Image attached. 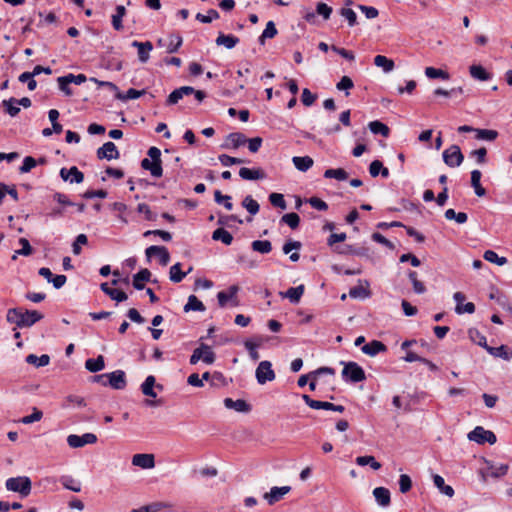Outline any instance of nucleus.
<instances>
[{
  "instance_id": "nucleus-51",
  "label": "nucleus",
  "mask_w": 512,
  "mask_h": 512,
  "mask_svg": "<svg viewBox=\"0 0 512 512\" xmlns=\"http://www.w3.org/2000/svg\"><path fill=\"white\" fill-rule=\"evenodd\" d=\"M281 222L287 224L291 229H297L300 224V217L294 212L287 213L282 216Z\"/></svg>"
},
{
  "instance_id": "nucleus-18",
  "label": "nucleus",
  "mask_w": 512,
  "mask_h": 512,
  "mask_svg": "<svg viewBox=\"0 0 512 512\" xmlns=\"http://www.w3.org/2000/svg\"><path fill=\"white\" fill-rule=\"evenodd\" d=\"M224 405L228 409H234L237 412L248 413L251 411V406L245 400L237 399L233 400L231 398L224 399Z\"/></svg>"
},
{
  "instance_id": "nucleus-13",
  "label": "nucleus",
  "mask_w": 512,
  "mask_h": 512,
  "mask_svg": "<svg viewBox=\"0 0 512 512\" xmlns=\"http://www.w3.org/2000/svg\"><path fill=\"white\" fill-rule=\"evenodd\" d=\"M97 157L98 159H118L120 157L119 151L116 147V145L108 141L104 143L100 148L97 150Z\"/></svg>"
},
{
  "instance_id": "nucleus-64",
  "label": "nucleus",
  "mask_w": 512,
  "mask_h": 512,
  "mask_svg": "<svg viewBox=\"0 0 512 512\" xmlns=\"http://www.w3.org/2000/svg\"><path fill=\"white\" fill-rule=\"evenodd\" d=\"M37 165V160L32 156H26L23 160L22 166L20 167V173H28Z\"/></svg>"
},
{
  "instance_id": "nucleus-24",
  "label": "nucleus",
  "mask_w": 512,
  "mask_h": 512,
  "mask_svg": "<svg viewBox=\"0 0 512 512\" xmlns=\"http://www.w3.org/2000/svg\"><path fill=\"white\" fill-rule=\"evenodd\" d=\"M101 290L108 295L112 300H115L116 302H123L127 300L128 296L125 292L110 288L108 283H102L100 285Z\"/></svg>"
},
{
  "instance_id": "nucleus-46",
  "label": "nucleus",
  "mask_w": 512,
  "mask_h": 512,
  "mask_svg": "<svg viewBox=\"0 0 512 512\" xmlns=\"http://www.w3.org/2000/svg\"><path fill=\"white\" fill-rule=\"evenodd\" d=\"M325 178H334L339 181H344L348 179V173L343 168H337V169H327L324 172Z\"/></svg>"
},
{
  "instance_id": "nucleus-35",
  "label": "nucleus",
  "mask_w": 512,
  "mask_h": 512,
  "mask_svg": "<svg viewBox=\"0 0 512 512\" xmlns=\"http://www.w3.org/2000/svg\"><path fill=\"white\" fill-rule=\"evenodd\" d=\"M105 367L104 357L99 355L97 358H89L85 361V368L90 372L101 371Z\"/></svg>"
},
{
  "instance_id": "nucleus-4",
  "label": "nucleus",
  "mask_w": 512,
  "mask_h": 512,
  "mask_svg": "<svg viewBox=\"0 0 512 512\" xmlns=\"http://www.w3.org/2000/svg\"><path fill=\"white\" fill-rule=\"evenodd\" d=\"M343 364L342 377L345 381L358 383L366 379L365 371L356 362H343Z\"/></svg>"
},
{
  "instance_id": "nucleus-8",
  "label": "nucleus",
  "mask_w": 512,
  "mask_h": 512,
  "mask_svg": "<svg viewBox=\"0 0 512 512\" xmlns=\"http://www.w3.org/2000/svg\"><path fill=\"white\" fill-rule=\"evenodd\" d=\"M239 287L237 285H231L226 291H220L217 294L218 304L220 307H225L228 302H231L232 306H238L237 293Z\"/></svg>"
},
{
  "instance_id": "nucleus-47",
  "label": "nucleus",
  "mask_w": 512,
  "mask_h": 512,
  "mask_svg": "<svg viewBox=\"0 0 512 512\" xmlns=\"http://www.w3.org/2000/svg\"><path fill=\"white\" fill-rule=\"evenodd\" d=\"M355 461L359 466L370 465L373 470H379L381 468V463L376 461L373 456H358Z\"/></svg>"
},
{
  "instance_id": "nucleus-17",
  "label": "nucleus",
  "mask_w": 512,
  "mask_h": 512,
  "mask_svg": "<svg viewBox=\"0 0 512 512\" xmlns=\"http://www.w3.org/2000/svg\"><path fill=\"white\" fill-rule=\"evenodd\" d=\"M132 464L143 469H151L155 466L153 454L139 453L132 457Z\"/></svg>"
},
{
  "instance_id": "nucleus-9",
  "label": "nucleus",
  "mask_w": 512,
  "mask_h": 512,
  "mask_svg": "<svg viewBox=\"0 0 512 512\" xmlns=\"http://www.w3.org/2000/svg\"><path fill=\"white\" fill-rule=\"evenodd\" d=\"M41 73L50 75V74H52V69L50 67H43L41 65H37L34 67L32 72H23L22 74H20L18 80L20 82H24L25 80H30L29 90L33 91L37 87V82L34 80V77Z\"/></svg>"
},
{
  "instance_id": "nucleus-49",
  "label": "nucleus",
  "mask_w": 512,
  "mask_h": 512,
  "mask_svg": "<svg viewBox=\"0 0 512 512\" xmlns=\"http://www.w3.org/2000/svg\"><path fill=\"white\" fill-rule=\"evenodd\" d=\"M425 75L430 79L441 78L443 80H448L450 78L448 72L434 67H426Z\"/></svg>"
},
{
  "instance_id": "nucleus-38",
  "label": "nucleus",
  "mask_w": 512,
  "mask_h": 512,
  "mask_svg": "<svg viewBox=\"0 0 512 512\" xmlns=\"http://www.w3.org/2000/svg\"><path fill=\"white\" fill-rule=\"evenodd\" d=\"M146 91L143 90H136L134 88H130L127 90L126 93H122L121 91H117V94H115V98L122 101H127L131 99H138L142 95H144Z\"/></svg>"
},
{
  "instance_id": "nucleus-16",
  "label": "nucleus",
  "mask_w": 512,
  "mask_h": 512,
  "mask_svg": "<svg viewBox=\"0 0 512 512\" xmlns=\"http://www.w3.org/2000/svg\"><path fill=\"white\" fill-rule=\"evenodd\" d=\"M453 298L456 302L455 312L457 314H464V313L472 314V313H474V311H475L474 303L467 302L466 305H463V301L465 300V295L462 292H456L454 294Z\"/></svg>"
},
{
  "instance_id": "nucleus-12",
  "label": "nucleus",
  "mask_w": 512,
  "mask_h": 512,
  "mask_svg": "<svg viewBox=\"0 0 512 512\" xmlns=\"http://www.w3.org/2000/svg\"><path fill=\"white\" fill-rule=\"evenodd\" d=\"M145 253L148 258H150L154 255L158 256L159 263L162 266H166L170 261V254H169L168 249L165 246H156V245L150 246L146 249Z\"/></svg>"
},
{
  "instance_id": "nucleus-6",
  "label": "nucleus",
  "mask_w": 512,
  "mask_h": 512,
  "mask_svg": "<svg viewBox=\"0 0 512 512\" xmlns=\"http://www.w3.org/2000/svg\"><path fill=\"white\" fill-rule=\"evenodd\" d=\"M443 161L449 167H458L462 164L464 156L458 145H451L443 152Z\"/></svg>"
},
{
  "instance_id": "nucleus-56",
  "label": "nucleus",
  "mask_w": 512,
  "mask_h": 512,
  "mask_svg": "<svg viewBox=\"0 0 512 512\" xmlns=\"http://www.w3.org/2000/svg\"><path fill=\"white\" fill-rule=\"evenodd\" d=\"M214 200L217 204H223L224 207L227 209V210H232L233 209V204L231 202V197L228 196V195H223L221 193V191L219 190H216L214 192Z\"/></svg>"
},
{
  "instance_id": "nucleus-5",
  "label": "nucleus",
  "mask_w": 512,
  "mask_h": 512,
  "mask_svg": "<svg viewBox=\"0 0 512 512\" xmlns=\"http://www.w3.org/2000/svg\"><path fill=\"white\" fill-rule=\"evenodd\" d=\"M468 439L478 444L489 443L491 445L495 444L497 441L496 435L492 431L485 430L481 426H477L469 432Z\"/></svg>"
},
{
  "instance_id": "nucleus-3",
  "label": "nucleus",
  "mask_w": 512,
  "mask_h": 512,
  "mask_svg": "<svg viewBox=\"0 0 512 512\" xmlns=\"http://www.w3.org/2000/svg\"><path fill=\"white\" fill-rule=\"evenodd\" d=\"M6 489L12 492H18L21 497H27L31 493L32 482L27 476L11 477L6 480Z\"/></svg>"
},
{
  "instance_id": "nucleus-54",
  "label": "nucleus",
  "mask_w": 512,
  "mask_h": 512,
  "mask_svg": "<svg viewBox=\"0 0 512 512\" xmlns=\"http://www.w3.org/2000/svg\"><path fill=\"white\" fill-rule=\"evenodd\" d=\"M242 205L251 215H256L260 209L258 202L254 200L250 195L244 198Z\"/></svg>"
},
{
  "instance_id": "nucleus-33",
  "label": "nucleus",
  "mask_w": 512,
  "mask_h": 512,
  "mask_svg": "<svg viewBox=\"0 0 512 512\" xmlns=\"http://www.w3.org/2000/svg\"><path fill=\"white\" fill-rule=\"evenodd\" d=\"M156 384L155 377L153 375H149L145 381L141 384V391L145 396L156 398L157 393L154 391V387Z\"/></svg>"
},
{
  "instance_id": "nucleus-43",
  "label": "nucleus",
  "mask_w": 512,
  "mask_h": 512,
  "mask_svg": "<svg viewBox=\"0 0 512 512\" xmlns=\"http://www.w3.org/2000/svg\"><path fill=\"white\" fill-rule=\"evenodd\" d=\"M469 338L477 345L483 347L485 350L489 346L486 337L477 329L471 328L468 331Z\"/></svg>"
},
{
  "instance_id": "nucleus-34",
  "label": "nucleus",
  "mask_w": 512,
  "mask_h": 512,
  "mask_svg": "<svg viewBox=\"0 0 512 512\" xmlns=\"http://www.w3.org/2000/svg\"><path fill=\"white\" fill-rule=\"evenodd\" d=\"M183 310L186 313H188L190 311L203 312L206 310V308H205L204 304L195 295H190L188 297L187 303L184 305Z\"/></svg>"
},
{
  "instance_id": "nucleus-42",
  "label": "nucleus",
  "mask_w": 512,
  "mask_h": 512,
  "mask_svg": "<svg viewBox=\"0 0 512 512\" xmlns=\"http://www.w3.org/2000/svg\"><path fill=\"white\" fill-rule=\"evenodd\" d=\"M251 248L255 252L268 254L272 250V244L269 240H255L251 243Z\"/></svg>"
},
{
  "instance_id": "nucleus-20",
  "label": "nucleus",
  "mask_w": 512,
  "mask_h": 512,
  "mask_svg": "<svg viewBox=\"0 0 512 512\" xmlns=\"http://www.w3.org/2000/svg\"><path fill=\"white\" fill-rule=\"evenodd\" d=\"M387 350L386 345H384L381 341L372 340L368 344L362 346L361 351L369 356H375L380 352H385Z\"/></svg>"
},
{
  "instance_id": "nucleus-36",
  "label": "nucleus",
  "mask_w": 512,
  "mask_h": 512,
  "mask_svg": "<svg viewBox=\"0 0 512 512\" xmlns=\"http://www.w3.org/2000/svg\"><path fill=\"white\" fill-rule=\"evenodd\" d=\"M434 485L440 490L441 493L448 497L454 496V489L450 485H446L444 478L438 474L433 475Z\"/></svg>"
},
{
  "instance_id": "nucleus-48",
  "label": "nucleus",
  "mask_w": 512,
  "mask_h": 512,
  "mask_svg": "<svg viewBox=\"0 0 512 512\" xmlns=\"http://www.w3.org/2000/svg\"><path fill=\"white\" fill-rule=\"evenodd\" d=\"M16 102L17 99L13 97L8 100H3L2 102V106L4 107L5 112L12 117H15L20 112V108Z\"/></svg>"
},
{
  "instance_id": "nucleus-59",
  "label": "nucleus",
  "mask_w": 512,
  "mask_h": 512,
  "mask_svg": "<svg viewBox=\"0 0 512 512\" xmlns=\"http://www.w3.org/2000/svg\"><path fill=\"white\" fill-rule=\"evenodd\" d=\"M220 163L223 165V166H232V165H237V164H241V163H244V160L241 159V158H236V157H232V156H229L227 154H221L219 155L218 157Z\"/></svg>"
},
{
  "instance_id": "nucleus-19",
  "label": "nucleus",
  "mask_w": 512,
  "mask_h": 512,
  "mask_svg": "<svg viewBox=\"0 0 512 512\" xmlns=\"http://www.w3.org/2000/svg\"><path fill=\"white\" fill-rule=\"evenodd\" d=\"M304 289V285L301 284L297 287H291L285 292H280L279 295L282 298H288L291 303L297 304L300 302Z\"/></svg>"
},
{
  "instance_id": "nucleus-45",
  "label": "nucleus",
  "mask_w": 512,
  "mask_h": 512,
  "mask_svg": "<svg viewBox=\"0 0 512 512\" xmlns=\"http://www.w3.org/2000/svg\"><path fill=\"white\" fill-rule=\"evenodd\" d=\"M126 14V9L122 5L116 7V13L112 15V26L115 30L119 31L123 28L122 18Z\"/></svg>"
},
{
  "instance_id": "nucleus-22",
  "label": "nucleus",
  "mask_w": 512,
  "mask_h": 512,
  "mask_svg": "<svg viewBox=\"0 0 512 512\" xmlns=\"http://www.w3.org/2000/svg\"><path fill=\"white\" fill-rule=\"evenodd\" d=\"M239 176L244 180H260L266 177L262 169H250L246 167H242L239 170Z\"/></svg>"
},
{
  "instance_id": "nucleus-37",
  "label": "nucleus",
  "mask_w": 512,
  "mask_h": 512,
  "mask_svg": "<svg viewBox=\"0 0 512 512\" xmlns=\"http://www.w3.org/2000/svg\"><path fill=\"white\" fill-rule=\"evenodd\" d=\"M212 239L214 241H221L225 245H230L233 241V236L230 232L220 227L213 231Z\"/></svg>"
},
{
  "instance_id": "nucleus-32",
  "label": "nucleus",
  "mask_w": 512,
  "mask_h": 512,
  "mask_svg": "<svg viewBox=\"0 0 512 512\" xmlns=\"http://www.w3.org/2000/svg\"><path fill=\"white\" fill-rule=\"evenodd\" d=\"M486 351L490 355L502 358L504 360H510L512 358V351H510L505 345H500L499 347L488 346Z\"/></svg>"
},
{
  "instance_id": "nucleus-28",
  "label": "nucleus",
  "mask_w": 512,
  "mask_h": 512,
  "mask_svg": "<svg viewBox=\"0 0 512 512\" xmlns=\"http://www.w3.org/2000/svg\"><path fill=\"white\" fill-rule=\"evenodd\" d=\"M192 271V267H189L187 272H182L181 263H176L170 267L169 278L174 283L181 282L187 274Z\"/></svg>"
},
{
  "instance_id": "nucleus-61",
  "label": "nucleus",
  "mask_w": 512,
  "mask_h": 512,
  "mask_svg": "<svg viewBox=\"0 0 512 512\" xmlns=\"http://www.w3.org/2000/svg\"><path fill=\"white\" fill-rule=\"evenodd\" d=\"M219 18V13L215 9H210L207 12V15L197 13L196 19L202 23H210L214 19Z\"/></svg>"
},
{
  "instance_id": "nucleus-10",
  "label": "nucleus",
  "mask_w": 512,
  "mask_h": 512,
  "mask_svg": "<svg viewBox=\"0 0 512 512\" xmlns=\"http://www.w3.org/2000/svg\"><path fill=\"white\" fill-rule=\"evenodd\" d=\"M97 442V436L93 433H85L81 436L71 434L67 437V443L71 448H80L87 444H94Z\"/></svg>"
},
{
  "instance_id": "nucleus-62",
  "label": "nucleus",
  "mask_w": 512,
  "mask_h": 512,
  "mask_svg": "<svg viewBox=\"0 0 512 512\" xmlns=\"http://www.w3.org/2000/svg\"><path fill=\"white\" fill-rule=\"evenodd\" d=\"M182 45V37L179 35H171L170 36V42L167 45V52L168 53H175L178 51L180 46Z\"/></svg>"
},
{
  "instance_id": "nucleus-41",
  "label": "nucleus",
  "mask_w": 512,
  "mask_h": 512,
  "mask_svg": "<svg viewBox=\"0 0 512 512\" xmlns=\"http://www.w3.org/2000/svg\"><path fill=\"white\" fill-rule=\"evenodd\" d=\"M25 360L28 364L34 365L36 367H44L49 364L50 357L47 354H43L41 356H37L35 354H29V355H27Z\"/></svg>"
},
{
  "instance_id": "nucleus-55",
  "label": "nucleus",
  "mask_w": 512,
  "mask_h": 512,
  "mask_svg": "<svg viewBox=\"0 0 512 512\" xmlns=\"http://www.w3.org/2000/svg\"><path fill=\"white\" fill-rule=\"evenodd\" d=\"M60 482L68 490H71L74 492L81 491L80 483L76 482L71 476H62L60 478Z\"/></svg>"
},
{
  "instance_id": "nucleus-40",
  "label": "nucleus",
  "mask_w": 512,
  "mask_h": 512,
  "mask_svg": "<svg viewBox=\"0 0 512 512\" xmlns=\"http://www.w3.org/2000/svg\"><path fill=\"white\" fill-rule=\"evenodd\" d=\"M368 127L373 134H380L383 137H388L390 134L389 127L386 124H384L378 120L371 121L368 124Z\"/></svg>"
},
{
  "instance_id": "nucleus-1",
  "label": "nucleus",
  "mask_w": 512,
  "mask_h": 512,
  "mask_svg": "<svg viewBox=\"0 0 512 512\" xmlns=\"http://www.w3.org/2000/svg\"><path fill=\"white\" fill-rule=\"evenodd\" d=\"M43 314L36 310H23L22 308H10L6 314V320L15 324L18 328H28L43 318Z\"/></svg>"
},
{
  "instance_id": "nucleus-63",
  "label": "nucleus",
  "mask_w": 512,
  "mask_h": 512,
  "mask_svg": "<svg viewBox=\"0 0 512 512\" xmlns=\"http://www.w3.org/2000/svg\"><path fill=\"white\" fill-rule=\"evenodd\" d=\"M351 298H367L370 296V291L362 286L352 287L349 291Z\"/></svg>"
},
{
  "instance_id": "nucleus-2",
  "label": "nucleus",
  "mask_w": 512,
  "mask_h": 512,
  "mask_svg": "<svg viewBox=\"0 0 512 512\" xmlns=\"http://www.w3.org/2000/svg\"><path fill=\"white\" fill-rule=\"evenodd\" d=\"M147 155L150 159L144 158L141 161V167L144 170L150 171L153 177L159 178L163 174L162 169V161H161V151L157 147H150Z\"/></svg>"
},
{
  "instance_id": "nucleus-44",
  "label": "nucleus",
  "mask_w": 512,
  "mask_h": 512,
  "mask_svg": "<svg viewBox=\"0 0 512 512\" xmlns=\"http://www.w3.org/2000/svg\"><path fill=\"white\" fill-rule=\"evenodd\" d=\"M447 220H455L458 224H464L468 220V216L465 212H455L454 209H447L444 213Z\"/></svg>"
},
{
  "instance_id": "nucleus-11",
  "label": "nucleus",
  "mask_w": 512,
  "mask_h": 512,
  "mask_svg": "<svg viewBox=\"0 0 512 512\" xmlns=\"http://www.w3.org/2000/svg\"><path fill=\"white\" fill-rule=\"evenodd\" d=\"M59 175L63 181L71 184H80L84 180V174L76 166H72L69 169L65 167L61 168Z\"/></svg>"
},
{
  "instance_id": "nucleus-26",
  "label": "nucleus",
  "mask_w": 512,
  "mask_h": 512,
  "mask_svg": "<svg viewBox=\"0 0 512 512\" xmlns=\"http://www.w3.org/2000/svg\"><path fill=\"white\" fill-rule=\"evenodd\" d=\"M215 42L218 46H224L227 49H232L239 43V38L232 34H224L220 32Z\"/></svg>"
},
{
  "instance_id": "nucleus-57",
  "label": "nucleus",
  "mask_w": 512,
  "mask_h": 512,
  "mask_svg": "<svg viewBox=\"0 0 512 512\" xmlns=\"http://www.w3.org/2000/svg\"><path fill=\"white\" fill-rule=\"evenodd\" d=\"M153 49V45L150 41L144 42L142 48L138 49V58L141 63H146L149 60V53Z\"/></svg>"
},
{
  "instance_id": "nucleus-27",
  "label": "nucleus",
  "mask_w": 512,
  "mask_h": 512,
  "mask_svg": "<svg viewBox=\"0 0 512 512\" xmlns=\"http://www.w3.org/2000/svg\"><path fill=\"white\" fill-rule=\"evenodd\" d=\"M227 141L229 144H223V148H228L231 145L232 148L237 149L247 142V138L243 133L233 132L227 136Z\"/></svg>"
},
{
  "instance_id": "nucleus-25",
  "label": "nucleus",
  "mask_w": 512,
  "mask_h": 512,
  "mask_svg": "<svg viewBox=\"0 0 512 512\" xmlns=\"http://www.w3.org/2000/svg\"><path fill=\"white\" fill-rule=\"evenodd\" d=\"M151 272L144 268L133 276V287L136 290H142L145 288L144 282L150 281Z\"/></svg>"
},
{
  "instance_id": "nucleus-39",
  "label": "nucleus",
  "mask_w": 512,
  "mask_h": 512,
  "mask_svg": "<svg viewBox=\"0 0 512 512\" xmlns=\"http://www.w3.org/2000/svg\"><path fill=\"white\" fill-rule=\"evenodd\" d=\"M374 64L382 68L385 73L391 72L395 67L394 61L383 55L375 56Z\"/></svg>"
},
{
  "instance_id": "nucleus-30",
  "label": "nucleus",
  "mask_w": 512,
  "mask_h": 512,
  "mask_svg": "<svg viewBox=\"0 0 512 512\" xmlns=\"http://www.w3.org/2000/svg\"><path fill=\"white\" fill-rule=\"evenodd\" d=\"M469 72L472 78L480 81H488L492 77V75L481 65H471L469 67Z\"/></svg>"
},
{
  "instance_id": "nucleus-15",
  "label": "nucleus",
  "mask_w": 512,
  "mask_h": 512,
  "mask_svg": "<svg viewBox=\"0 0 512 512\" xmlns=\"http://www.w3.org/2000/svg\"><path fill=\"white\" fill-rule=\"evenodd\" d=\"M108 384L117 390H122L126 387L125 372L122 370H116L111 373H107Z\"/></svg>"
},
{
  "instance_id": "nucleus-23",
  "label": "nucleus",
  "mask_w": 512,
  "mask_h": 512,
  "mask_svg": "<svg viewBox=\"0 0 512 512\" xmlns=\"http://www.w3.org/2000/svg\"><path fill=\"white\" fill-rule=\"evenodd\" d=\"M302 399L306 405H308L312 409H324L333 411L334 404L326 401H319L312 399L309 395L303 394Z\"/></svg>"
},
{
  "instance_id": "nucleus-7",
  "label": "nucleus",
  "mask_w": 512,
  "mask_h": 512,
  "mask_svg": "<svg viewBox=\"0 0 512 512\" xmlns=\"http://www.w3.org/2000/svg\"><path fill=\"white\" fill-rule=\"evenodd\" d=\"M255 376L257 382L261 385L265 384L268 381H273L276 377L274 370L272 369V364L270 361L264 360L258 364L256 368Z\"/></svg>"
},
{
  "instance_id": "nucleus-21",
  "label": "nucleus",
  "mask_w": 512,
  "mask_h": 512,
  "mask_svg": "<svg viewBox=\"0 0 512 512\" xmlns=\"http://www.w3.org/2000/svg\"><path fill=\"white\" fill-rule=\"evenodd\" d=\"M373 496L375 497L376 502L382 506L387 507L390 505L391 496L390 491L385 487H376L373 490Z\"/></svg>"
},
{
  "instance_id": "nucleus-52",
  "label": "nucleus",
  "mask_w": 512,
  "mask_h": 512,
  "mask_svg": "<svg viewBox=\"0 0 512 512\" xmlns=\"http://www.w3.org/2000/svg\"><path fill=\"white\" fill-rule=\"evenodd\" d=\"M483 258L486 261L495 263L499 266H502L507 263V258L498 256V254L493 250H486L484 252Z\"/></svg>"
},
{
  "instance_id": "nucleus-50",
  "label": "nucleus",
  "mask_w": 512,
  "mask_h": 512,
  "mask_svg": "<svg viewBox=\"0 0 512 512\" xmlns=\"http://www.w3.org/2000/svg\"><path fill=\"white\" fill-rule=\"evenodd\" d=\"M490 472V476L493 478H500L507 474L509 470L508 464H500L499 466H495L490 462H487Z\"/></svg>"
},
{
  "instance_id": "nucleus-58",
  "label": "nucleus",
  "mask_w": 512,
  "mask_h": 512,
  "mask_svg": "<svg viewBox=\"0 0 512 512\" xmlns=\"http://www.w3.org/2000/svg\"><path fill=\"white\" fill-rule=\"evenodd\" d=\"M269 201L274 207H278L283 210L287 207L283 194L271 193L269 195Z\"/></svg>"
},
{
  "instance_id": "nucleus-29",
  "label": "nucleus",
  "mask_w": 512,
  "mask_h": 512,
  "mask_svg": "<svg viewBox=\"0 0 512 512\" xmlns=\"http://www.w3.org/2000/svg\"><path fill=\"white\" fill-rule=\"evenodd\" d=\"M292 162L296 169L302 172H306L314 164V161L310 156H294L292 158Z\"/></svg>"
},
{
  "instance_id": "nucleus-14",
  "label": "nucleus",
  "mask_w": 512,
  "mask_h": 512,
  "mask_svg": "<svg viewBox=\"0 0 512 512\" xmlns=\"http://www.w3.org/2000/svg\"><path fill=\"white\" fill-rule=\"evenodd\" d=\"M291 490L290 486L272 487L269 492H266L263 498L268 502L269 505H274L280 501L284 495L289 493Z\"/></svg>"
},
{
  "instance_id": "nucleus-53",
  "label": "nucleus",
  "mask_w": 512,
  "mask_h": 512,
  "mask_svg": "<svg viewBox=\"0 0 512 512\" xmlns=\"http://www.w3.org/2000/svg\"><path fill=\"white\" fill-rule=\"evenodd\" d=\"M475 133H476V139H478V140L494 141L498 136V132L496 130H490V129H477L476 128Z\"/></svg>"
},
{
  "instance_id": "nucleus-60",
  "label": "nucleus",
  "mask_w": 512,
  "mask_h": 512,
  "mask_svg": "<svg viewBox=\"0 0 512 512\" xmlns=\"http://www.w3.org/2000/svg\"><path fill=\"white\" fill-rule=\"evenodd\" d=\"M341 16H343L347 21L350 27H353L357 23V15L356 13L350 9V8H342L340 10Z\"/></svg>"
},
{
  "instance_id": "nucleus-31",
  "label": "nucleus",
  "mask_w": 512,
  "mask_h": 512,
  "mask_svg": "<svg viewBox=\"0 0 512 512\" xmlns=\"http://www.w3.org/2000/svg\"><path fill=\"white\" fill-rule=\"evenodd\" d=\"M481 176L482 173L479 170H473L471 172V186L474 188V192L478 197H483L486 195V190L480 183Z\"/></svg>"
}]
</instances>
